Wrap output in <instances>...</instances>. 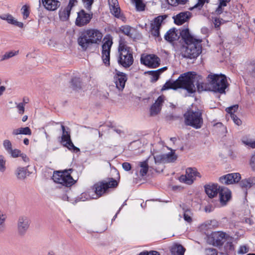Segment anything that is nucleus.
Listing matches in <instances>:
<instances>
[{
  "label": "nucleus",
  "mask_w": 255,
  "mask_h": 255,
  "mask_svg": "<svg viewBox=\"0 0 255 255\" xmlns=\"http://www.w3.org/2000/svg\"><path fill=\"white\" fill-rule=\"evenodd\" d=\"M114 76L115 83L117 88L122 91L125 87L126 82L128 80V75L124 72L117 71Z\"/></svg>",
  "instance_id": "15"
},
{
  "label": "nucleus",
  "mask_w": 255,
  "mask_h": 255,
  "mask_svg": "<svg viewBox=\"0 0 255 255\" xmlns=\"http://www.w3.org/2000/svg\"><path fill=\"white\" fill-rule=\"evenodd\" d=\"M24 104L23 103H19L16 107L18 110V113L19 114H23L24 112Z\"/></svg>",
  "instance_id": "58"
},
{
  "label": "nucleus",
  "mask_w": 255,
  "mask_h": 255,
  "mask_svg": "<svg viewBox=\"0 0 255 255\" xmlns=\"http://www.w3.org/2000/svg\"><path fill=\"white\" fill-rule=\"evenodd\" d=\"M183 116L184 123L186 126L198 129L201 128L203 125L202 113L198 109L195 111L188 110L185 113Z\"/></svg>",
  "instance_id": "7"
},
{
  "label": "nucleus",
  "mask_w": 255,
  "mask_h": 255,
  "mask_svg": "<svg viewBox=\"0 0 255 255\" xmlns=\"http://www.w3.org/2000/svg\"><path fill=\"white\" fill-rule=\"evenodd\" d=\"M77 2V0H69V3L66 7H68V9L71 10L72 7L75 5V4Z\"/></svg>",
  "instance_id": "63"
},
{
  "label": "nucleus",
  "mask_w": 255,
  "mask_h": 255,
  "mask_svg": "<svg viewBox=\"0 0 255 255\" xmlns=\"http://www.w3.org/2000/svg\"><path fill=\"white\" fill-rule=\"evenodd\" d=\"M205 1L206 0H198V2L195 4L193 7L190 8V9L192 10L194 8H198L199 9H201L203 7Z\"/></svg>",
  "instance_id": "50"
},
{
  "label": "nucleus",
  "mask_w": 255,
  "mask_h": 255,
  "mask_svg": "<svg viewBox=\"0 0 255 255\" xmlns=\"http://www.w3.org/2000/svg\"><path fill=\"white\" fill-rule=\"evenodd\" d=\"M196 74L195 72H188L181 74L175 81L168 80L163 86L162 91L168 89L176 90L181 88L192 94L196 92L194 82Z\"/></svg>",
  "instance_id": "2"
},
{
  "label": "nucleus",
  "mask_w": 255,
  "mask_h": 255,
  "mask_svg": "<svg viewBox=\"0 0 255 255\" xmlns=\"http://www.w3.org/2000/svg\"><path fill=\"white\" fill-rule=\"evenodd\" d=\"M219 181L222 184L226 185L232 184V181L231 178L228 177V175H225L220 177Z\"/></svg>",
  "instance_id": "42"
},
{
  "label": "nucleus",
  "mask_w": 255,
  "mask_h": 255,
  "mask_svg": "<svg viewBox=\"0 0 255 255\" xmlns=\"http://www.w3.org/2000/svg\"><path fill=\"white\" fill-rule=\"evenodd\" d=\"M122 167L123 169L127 171L130 170L131 168V164L127 162H124L122 164Z\"/></svg>",
  "instance_id": "62"
},
{
  "label": "nucleus",
  "mask_w": 255,
  "mask_h": 255,
  "mask_svg": "<svg viewBox=\"0 0 255 255\" xmlns=\"http://www.w3.org/2000/svg\"><path fill=\"white\" fill-rule=\"evenodd\" d=\"M141 64L152 68H155L160 65V58L154 54H149L144 57H141Z\"/></svg>",
  "instance_id": "12"
},
{
  "label": "nucleus",
  "mask_w": 255,
  "mask_h": 255,
  "mask_svg": "<svg viewBox=\"0 0 255 255\" xmlns=\"http://www.w3.org/2000/svg\"><path fill=\"white\" fill-rule=\"evenodd\" d=\"M30 221L27 217L20 216L17 220V233L19 236H23L29 229Z\"/></svg>",
  "instance_id": "13"
},
{
  "label": "nucleus",
  "mask_w": 255,
  "mask_h": 255,
  "mask_svg": "<svg viewBox=\"0 0 255 255\" xmlns=\"http://www.w3.org/2000/svg\"><path fill=\"white\" fill-rule=\"evenodd\" d=\"M166 1L167 2L168 4L173 6H176L179 4L183 5L185 4L187 1V0H166Z\"/></svg>",
  "instance_id": "40"
},
{
  "label": "nucleus",
  "mask_w": 255,
  "mask_h": 255,
  "mask_svg": "<svg viewBox=\"0 0 255 255\" xmlns=\"http://www.w3.org/2000/svg\"><path fill=\"white\" fill-rule=\"evenodd\" d=\"M30 174V172L28 171L27 167H18L14 171V174L17 179L20 180H24Z\"/></svg>",
  "instance_id": "21"
},
{
  "label": "nucleus",
  "mask_w": 255,
  "mask_h": 255,
  "mask_svg": "<svg viewBox=\"0 0 255 255\" xmlns=\"http://www.w3.org/2000/svg\"><path fill=\"white\" fill-rule=\"evenodd\" d=\"M250 164L253 170L255 171V151L251 157Z\"/></svg>",
  "instance_id": "57"
},
{
  "label": "nucleus",
  "mask_w": 255,
  "mask_h": 255,
  "mask_svg": "<svg viewBox=\"0 0 255 255\" xmlns=\"http://www.w3.org/2000/svg\"><path fill=\"white\" fill-rule=\"evenodd\" d=\"M227 175L228 178H231L233 184L238 183L241 179V174L239 173H229Z\"/></svg>",
  "instance_id": "37"
},
{
  "label": "nucleus",
  "mask_w": 255,
  "mask_h": 255,
  "mask_svg": "<svg viewBox=\"0 0 255 255\" xmlns=\"http://www.w3.org/2000/svg\"><path fill=\"white\" fill-rule=\"evenodd\" d=\"M61 127L62 130L61 142L64 143L65 141L71 138L70 129L68 127L65 128L63 125H61Z\"/></svg>",
  "instance_id": "27"
},
{
  "label": "nucleus",
  "mask_w": 255,
  "mask_h": 255,
  "mask_svg": "<svg viewBox=\"0 0 255 255\" xmlns=\"http://www.w3.org/2000/svg\"><path fill=\"white\" fill-rule=\"evenodd\" d=\"M164 102V97L160 96L158 97L155 103L152 104L150 109V114L151 116L157 115L160 113L161 110V106Z\"/></svg>",
  "instance_id": "18"
},
{
  "label": "nucleus",
  "mask_w": 255,
  "mask_h": 255,
  "mask_svg": "<svg viewBox=\"0 0 255 255\" xmlns=\"http://www.w3.org/2000/svg\"><path fill=\"white\" fill-rule=\"evenodd\" d=\"M205 191L212 199L219 194V201L222 205H225L231 198V191L227 187L219 186L218 184L211 183L204 186Z\"/></svg>",
  "instance_id": "4"
},
{
  "label": "nucleus",
  "mask_w": 255,
  "mask_h": 255,
  "mask_svg": "<svg viewBox=\"0 0 255 255\" xmlns=\"http://www.w3.org/2000/svg\"><path fill=\"white\" fill-rule=\"evenodd\" d=\"M131 30L132 27L129 25H123L120 27V31L129 37H132V34L131 33Z\"/></svg>",
  "instance_id": "35"
},
{
  "label": "nucleus",
  "mask_w": 255,
  "mask_h": 255,
  "mask_svg": "<svg viewBox=\"0 0 255 255\" xmlns=\"http://www.w3.org/2000/svg\"><path fill=\"white\" fill-rule=\"evenodd\" d=\"M93 17V13L86 12L84 9H81L78 12L77 17L75 21V24L78 26H84L90 22Z\"/></svg>",
  "instance_id": "14"
},
{
  "label": "nucleus",
  "mask_w": 255,
  "mask_h": 255,
  "mask_svg": "<svg viewBox=\"0 0 255 255\" xmlns=\"http://www.w3.org/2000/svg\"><path fill=\"white\" fill-rule=\"evenodd\" d=\"M140 167L141 169L139 171L140 175L143 177L146 175L147 171L148 170V164L147 162V160H145L144 161L141 162L140 163Z\"/></svg>",
  "instance_id": "33"
},
{
  "label": "nucleus",
  "mask_w": 255,
  "mask_h": 255,
  "mask_svg": "<svg viewBox=\"0 0 255 255\" xmlns=\"http://www.w3.org/2000/svg\"><path fill=\"white\" fill-rule=\"evenodd\" d=\"M82 81L79 77H74L70 81L71 88L76 91L80 90L82 88Z\"/></svg>",
  "instance_id": "25"
},
{
  "label": "nucleus",
  "mask_w": 255,
  "mask_h": 255,
  "mask_svg": "<svg viewBox=\"0 0 255 255\" xmlns=\"http://www.w3.org/2000/svg\"><path fill=\"white\" fill-rule=\"evenodd\" d=\"M7 16L8 18H7L6 21L8 23L14 25L20 28L23 27V23L22 22L17 21L16 20L14 19V17L10 14L7 15Z\"/></svg>",
  "instance_id": "34"
},
{
  "label": "nucleus",
  "mask_w": 255,
  "mask_h": 255,
  "mask_svg": "<svg viewBox=\"0 0 255 255\" xmlns=\"http://www.w3.org/2000/svg\"><path fill=\"white\" fill-rule=\"evenodd\" d=\"M185 249L180 244H175L170 248L172 255H184Z\"/></svg>",
  "instance_id": "23"
},
{
  "label": "nucleus",
  "mask_w": 255,
  "mask_h": 255,
  "mask_svg": "<svg viewBox=\"0 0 255 255\" xmlns=\"http://www.w3.org/2000/svg\"><path fill=\"white\" fill-rule=\"evenodd\" d=\"M102 37L103 34L99 30L89 29L81 33L77 41L82 50L86 51L90 45L100 42Z\"/></svg>",
  "instance_id": "3"
},
{
  "label": "nucleus",
  "mask_w": 255,
  "mask_h": 255,
  "mask_svg": "<svg viewBox=\"0 0 255 255\" xmlns=\"http://www.w3.org/2000/svg\"><path fill=\"white\" fill-rule=\"evenodd\" d=\"M163 157L164 158V163L174 162L177 158V155L175 153V152L172 150L168 153L163 154Z\"/></svg>",
  "instance_id": "28"
},
{
  "label": "nucleus",
  "mask_w": 255,
  "mask_h": 255,
  "mask_svg": "<svg viewBox=\"0 0 255 255\" xmlns=\"http://www.w3.org/2000/svg\"><path fill=\"white\" fill-rule=\"evenodd\" d=\"M94 0H82L84 3L85 7L88 10H91L92 8V5L94 2Z\"/></svg>",
  "instance_id": "47"
},
{
  "label": "nucleus",
  "mask_w": 255,
  "mask_h": 255,
  "mask_svg": "<svg viewBox=\"0 0 255 255\" xmlns=\"http://www.w3.org/2000/svg\"><path fill=\"white\" fill-rule=\"evenodd\" d=\"M102 45V58L103 63L106 66H109L110 65V53L112 46L113 45V40L112 38H109L105 40Z\"/></svg>",
  "instance_id": "10"
},
{
  "label": "nucleus",
  "mask_w": 255,
  "mask_h": 255,
  "mask_svg": "<svg viewBox=\"0 0 255 255\" xmlns=\"http://www.w3.org/2000/svg\"><path fill=\"white\" fill-rule=\"evenodd\" d=\"M71 10L66 7L63 10L61 9L59 12L60 19L62 21H66L69 19Z\"/></svg>",
  "instance_id": "30"
},
{
  "label": "nucleus",
  "mask_w": 255,
  "mask_h": 255,
  "mask_svg": "<svg viewBox=\"0 0 255 255\" xmlns=\"http://www.w3.org/2000/svg\"><path fill=\"white\" fill-rule=\"evenodd\" d=\"M248 68L250 72L255 74V60H253L250 62Z\"/></svg>",
  "instance_id": "56"
},
{
  "label": "nucleus",
  "mask_w": 255,
  "mask_h": 255,
  "mask_svg": "<svg viewBox=\"0 0 255 255\" xmlns=\"http://www.w3.org/2000/svg\"><path fill=\"white\" fill-rule=\"evenodd\" d=\"M144 73L149 75L151 76L150 78V82L151 83H155L158 80L160 76L159 73H158L157 70L147 71L145 72Z\"/></svg>",
  "instance_id": "32"
},
{
  "label": "nucleus",
  "mask_w": 255,
  "mask_h": 255,
  "mask_svg": "<svg viewBox=\"0 0 255 255\" xmlns=\"http://www.w3.org/2000/svg\"><path fill=\"white\" fill-rule=\"evenodd\" d=\"M249 251V248H247L246 246H241L238 251V253L239 254H244L247 253Z\"/></svg>",
  "instance_id": "61"
},
{
  "label": "nucleus",
  "mask_w": 255,
  "mask_h": 255,
  "mask_svg": "<svg viewBox=\"0 0 255 255\" xmlns=\"http://www.w3.org/2000/svg\"><path fill=\"white\" fill-rule=\"evenodd\" d=\"M13 135L18 134H24V135H31L32 132L30 128L28 127L24 128H20L14 129L12 132Z\"/></svg>",
  "instance_id": "26"
},
{
  "label": "nucleus",
  "mask_w": 255,
  "mask_h": 255,
  "mask_svg": "<svg viewBox=\"0 0 255 255\" xmlns=\"http://www.w3.org/2000/svg\"><path fill=\"white\" fill-rule=\"evenodd\" d=\"M198 176L201 177V176L195 168H188L186 170V174L182 175L179 178V180L181 182L185 183L190 185L193 183L194 177Z\"/></svg>",
  "instance_id": "11"
},
{
  "label": "nucleus",
  "mask_w": 255,
  "mask_h": 255,
  "mask_svg": "<svg viewBox=\"0 0 255 255\" xmlns=\"http://www.w3.org/2000/svg\"><path fill=\"white\" fill-rule=\"evenodd\" d=\"M5 160L2 155H0V171L4 172L5 170Z\"/></svg>",
  "instance_id": "51"
},
{
  "label": "nucleus",
  "mask_w": 255,
  "mask_h": 255,
  "mask_svg": "<svg viewBox=\"0 0 255 255\" xmlns=\"http://www.w3.org/2000/svg\"><path fill=\"white\" fill-rule=\"evenodd\" d=\"M165 17V15L158 16L155 17L153 22L151 23V33L154 37H159V30L161 25V23Z\"/></svg>",
  "instance_id": "16"
},
{
  "label": "nucleus",
  "mask_w": 255,
  "mask_h": 255,
  "mask_svg": "<svg viewBox=\"0 0 255 255\" xmlns=\"http://www.w3.org/2000/svg\"><path fill=\"white\" fill-rule=\"evenodd\" d=\"M248 178L242 180L239 184L241 187L244 190L245 196H246L248 194V189L251 188Z\"/></svg>",
  "instance_id": "31"
},
{
  "label": "nucleus",
  "mask_w": 255,
  "mask_h": 255,
  "mask_svg": "<svg viewBox=\"0 0 255 255\" xmlns=\"http://www.w3.org/2000/svg\"><path fill=\"white\" fill-rule=\"evenodd\" d=\"M243 142L245 144L250 146L253 148H255V140L252 141L251 140H244Z\"/></svg>",
  "instance_id": "60"
},
{
  "label": "nucleus",
  "mask_w": 255,
  "mask_h": 255,
  "mask_svg": "<svg viewBox=\"0 0 255 255\" xmlns=\"http://www.w3.org/2000/svg\"><path fill=\"white\" fill-rule=\"evenodd\" d=\"M118 182L113 178H109L108 182L102 181L94 185L95 193L99 196H102L110 188L116 187Z\"/></svg>",
  "instance_id": "9"
},
{
  "label": "nucleus",
  "mask_w": 255,
  "mask_h": 255,
  "mask_svg": "<svg viewBox=\"0 0 255 255\" xmlns=\"http://www.w3.org/2000/svg\"><path fill=\"white\" fill-rule=\"evenodd\" d=\"M5 218L4 215L0 213V233H3L5 229L4 224Z\"/></svg>",
  "instance_id": "45"
},
{
  "label": "nucleus",
  "mask_w": 255,
  "mask_h": 255,
  "mask_svg": "<svg viewBox=\"0 0 255 255\" xmlns=\"http://www.w3.org/2000/svg\"><path fill=\"white\" fill-rule=\"evenodd\" d=\"M205 253L206 255H217V251L214 248L206 249Z\"/></svg>",
  "instance_id": "52"
},
{
  "label": "nucleus",
  "mask_w": 255,
  "mask_h": 255,
  "mask_svg": "<svg viewBox=\"0 0 255 255\" xmlns=\"http://www.w3.org/2000/svg\"><path fill=\"white\" fill-rule=\"evenodd\" d=\"M117 6H112V8H111V12L113 13L114 15L118 18H119L120 17V7Z\"/></svg>",
  "instance_id": "46"
},
{
  "label": "nucleus",
  "mask_w": 255,
  "mask_h": 255,
  "mask_svg": "<svg viewBox=\"0 0 255 255\" xmlns=\"http://www.w3.org/2000/svg\"><path fill=\"white\" fill-rule=\"evenodd\" d=\"M238 105H235L230 107L227 108L226 109V111L230 114V115L234 114L236 111L238 109Z\"/></svg>",
  "instance_id": "48"
},
{
  "label": "nucleus",
  "mask_w": 255,
  "mask_h": 255,
  "mask_svg": "<svg viewBox=\"0 0 255 255\" xmlns=\"http://www.w3.org/2000/svg\"><path fill=\"white\" fill-rule=\"evenodd\" d=\"M177 31V30L174 28L169 29L164 35L165 39L169 42L176 40L178 38Z\"/></svg>",
  "instance_id": "22"
},
{
  "label": "nucleus",
  "mask_w": 255,
  "mask_h": 255,
  "mask_svg": "<svg viewBox=\"0 0 255 255\" xmlns=\"http://www.w3.org/2000/svg\"><path fill=\"white\" fill-rule=\"evenodd\" d=\"M222 6L220 4H219L218 7L216 10V13L217 14H220L223 12V8H222Z\"/></svg>",
  "instance_id": "64"
},
{
  "label": "nucleus",
  "mask_w": 255,
  "mask_h": 255,
  "mask_svg": "<svg viewBox=\"0 0 255 255\" xmlns=\"http://www.w3.org/2000/svg\"><path fill=\"white\" fill-rule=\"evenodd\" d=\"M21 153V151L18 149H14L12 150L9 152V154L13 158L18 157Z\"/></svg>",
  "instance_id": "49"
},
{
  "label": "nucleus",
  "mask_w": 255,
  "mask_h": 255,
  "mask_svg": "<svg viewBox=\"0 0 255 255\" xmlns=\"http://www.w3.org/2000/svg\"><path fill=\"white\" fill-rule=\"evenodd\" d=\"M210 79L211 91L221 94L226 93L225 90L228 86L226 77L223 74H209L207 77Z\"/></svg>",
  "instance_id": "6"
},
{
  "label": "nucleus",
  "mask_w": 255,
  "mask_h": 255,
  "mask_svg": "<svg viewBox=\"0 0 255 255\" xmlns=\"http://www.w3.org/2000/svg\"><path fill=\"white\" fill-rule=\"evenodd\" d=\"M22 13L24 19H26L29 15V6L27 5H24L21 9Z\"/></svg>",
  "instance_id": "43"
},
{
  "label": "nucleus",
  "mask_w": 255,
  "mask_h": 255,
  "mask_svg": "<svg viewBox=\"0 0 255 255\" xmlns=\"http://www.w3.org/2000/svg\"><path fill=\"white\" fill-rule=\"evenodd\" d=\"M73 170V169L70 168L63 171H55L52 179L56 183L66 187H70L75 183V181L71 175V173Z\"/></svg>",
  "instance_id": "8"
},
{
  "label": "nucleus",
  "mask_w": 255,
  "mask_h": 255,
  "mask_svg": "<svg viewBox=\"0 0 255 255\" xmlns=\"http://www.w3.org/2000/svg\"><path fill=\"white\" fill-rule=\"evenodd\" d=\"M184 206V205L183 204L182 209L184 210V219L188 223H191L192 221V219L190 216V210L188 209H185V208Z\"/></svg>",
  "instance_id": "39"
},
{
  "label": "nucleus",
  "mask_w": 255,
  "mask_h": 255,
  "mask_svg": "<svg viewBox=\"0 0 255 255\" xmlns=\"http://www.w3.org/2000/svg\"><path fill=\"white\" fill-rule=\"evenodd\" d=\"M117 59L119 65L125 68H129L133 63L132 50L124 40L119 41Z\"/></svg>",
  "instance_id": "5"
},
{
  "label": "nucleus",
  "mask_w": 255,
  "mask_h": 255,
  "mask_svg": "<svg viewBox=\"0 0 255 255\" xmlns=\"http://www.w3.org/2000/svg\"><path fill=\"white\" fill-rule=\"evenodd\" d=\"M62 143L64 146L67 147L69 150L73 151V152L75 153H77L80 151V149L74 145L71 138Z\"/></svg>",
  "instance_id": "29"
},
{
  "label": "nucleus",
  "mask_w": 255,
  "mask_h": 255,
  "mask_svg": "<svg viewBox=\"0 0 255 255\" xmlns=\"http://www.w3.org/2000/svg\"><path fill=\"white\" fill-rule=\"evenodd\" d=\"M18 53V51H10L9 52H6L4 54L0 56V61H3L9 59L13 57L15 55H16Z\"/></svg>",
  "instance_id": "36"
},
{
  "label": "nucleus",
  "mask_w": 255,
  "mask_h": 255,
  "mask_svg": "<svg viewBox=\"0 0 255 255\" xmlns=\"http://www.w3.org/2000/svg\"><path fill=\"white\" fill-rule=\"evenodd\" d=\"M224 249L227 254L233 253L235 250L233 243L231 241L227 242L225 245Z\"/></svg>",
  "instance_id": "38"
},
{
  "label": "nucleus",
  "mask_w": 255,
  "mask_h": 255,
  "mask_svg": "<svg viewBox=\"0 0 255 255\" xmlns=\"http://www.w3.org/2000/svg\"><path fill=\"white\" fill-rule=\"evenodd\" d=\"M226 233L222 232H214L211 235L213 245L214 246H222L226 241Z\"/></svg>",
  "instance_id": "17"
},
{
  "label": "nucleus",
  "mask_w": 255,
  "mask_h": 255,
  "mask_svg": "<svg viewBox=\"0 0 255 255\" xmlns=\"http://www.w3.org/2000/svg\"><path fill=\"white\" fill-rule=\"evenodd\" d=\"M180 34L185 43L181 48L182 56L189 59L196 58L202 52L201 40L192 36L188 28L181 30Z\"/></svg>",
  "instance_id": "1"
},
{
  "label": "nucleus",
  "mask_w": 255,
  "mask_h": 255,
  "mask_svg": "<svg viewBox=\"0 0 255 255\" xmlns=\"http://www.w3.org/2000/svg\"><path fill=\"white\" fill-rule=\"evenodd\" d=\"M209 82L208 83H200L198 81L196 83L197 90L198 92H201L204 91H211V85L210 79H208Z\"/></svg>",
  "instance_id": "24"
},
{
  "label": "nucleus",
  "mask_w": 255,
  "mask_h": 255,
  "mask_svg": "<svg viewBox=\"0 0 255 255\" xmlns=\"http://www.w3.org/2000/svg\"><path fill=\"white\" fill-rule=\"evenodd\" d=\"M3 146L8 153L12 150V144L10 140L5 139L3 142Z\"/></svg>",
  "instance_id": "44"
},
{
  "label": "nucleus",
  "mask_w": 255,
  "mask_h": 255,
  "mask_svg": "<svg viewBox=\"0 0 255 255\" xmlns=\"http://www.w3.org/2000/svg\"><path fill=\"white\" fill-rule=\"evenodd\" d=\"M132 2L135 4L136 10L138 11H143L144 10L145 5L143 3L142 0H131Z\"/></svg>",
  "instance_id": "41"
},
{
  "label": "nucleus",
  "mask_w": 255,
  "mask_h": 255,
  "mask_svg": "<svg viewBox=\"0 0 255 255\" xmlns=\"http://www.w3.org/2000/svg\"><path fill=\"white\" fill-rule=\"evenodd\" d=\"M231 119L234 123L238 126H240L242 124L241 120L234 114L230 115Z\"/></svg>",
  "instance_id": "54"
},
{
  "label": "nucleus",
  "mask_w": 255,
  "mask_h": 255,
  "mask_svg": "<svg viewBox=\"0 0 255 255\" xmlns=\"http://www.w3.org/2000/svg\"><path fill=\"white\" fill-rule=\"evenodd\" d=\"M191 16V13L189 11L180 12L174 17V22L177 25H181L187 21Z\"/></svg>",
  "instance_id": "19"
},
{
  "label": "nucleus",
  "mask_w": 255,
  "mask_h": 255,
  "mask_svg": "<svg viewBox=\"0 0 255 255\" xmlns=\"http://www.w3.org/2000/svg\"><path fill=\"white\" fill-rule=\"evenodd\" d=\"M222 21H223V19H220L219 18H215L213 21L215 27L219 28L222 23Z\"/></svg>",
  "instance_id": "59"
},
{
  "label": "nucleus",
  "mask_w": 255,
  "mask_h": 255,
  "mask_svg": "<svg viewBox=\"0 0 255 255\" xmlns=\"http://www.w3.org/2000/svg\"><path fill=\"white\" fill-rule=\"evenodd\" d=\"M138 255H160V254L157 251H151L150 252L143 251L140 253Z\"/></svg>",
  "instance_id": "55"
},
{
  "label": "nucleus",
  "mask_w": 255,
  "mask_h": 255,
  "mask_svg": "<svg viewBox=\"0 0 255 255\" xmlns=\"http://www.w3.org/2000/svg\"><path fill=\"white\" fill-rule=\"evenodd\" d=\"M154 159L155 163H160L161 162L164 163L163 154H159L154 156Z\"/></svg>",
  "instance_id": "53"
},
{
  "label": "nucleus",
  "mask_w": 255,
  "mask_h": 255,
  "mask_svg": "<svg viewBox=\"0 0 255 255\" xmlns=\"http://www.w3.org/2000/svg\"><path fill=\"white\" fill-rule=\"evenodd\" d=\"M41 2L44 7L48 10H55L60 5V2L57 0H41Z\"/></svg>",
  "instance_id": "20"
}]
</instances>
